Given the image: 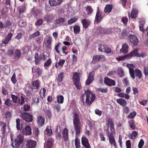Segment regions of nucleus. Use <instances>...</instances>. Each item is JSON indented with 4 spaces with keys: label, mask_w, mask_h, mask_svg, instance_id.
Here are the masks:
<instances>
[{
    "label": "nucleus",
    "mask_w": 148,
    "mask_h": 148,
    "mask_svg": "<svg viewBox=\"0 0 148 148\" xmlns=\"http://www.w3.org/2000/svg\"><path fill=\"white\" fill-rule=\"evenodd\" d=\"M81 116L79 112H75L73 114V120L76 136L79 135L81 132V126L80 117Z\"/></svg>",
    "instance_id": "1"
},
{
    "label": "nucleus",
    "mask_w": 148,
    "mask_h": 148,
    "mask_svg": "<svg viewBox=\"0 0 148 148\" xmlns=\"http://www.w3.org/2000/svg\"><path fill=\"white\" fill-rule=\"evenodd\" d=\"M84 92L85 93L82 94V100L84 101V97L86 95V103L88 105H90L92 104L95 99V96L88 89L87 90H84Z\"/></svg>",
    "instance_id": "2"
},
{
    "label": "nucleus",
    "mask_w": 148,
    "mask_h": 148,
    "mask_svg": "<svg viewBox=\"0 0 148 148\" xmlns=\"http://www.w3.org/2000/svg\"><path fill=\"white\" fill-rule=\"evenodd\" d=\"M73 83L78 90H80L81 88V85L80 82V77L79 74L77 72L73 73Z\"/></svg>",
    "instance_id": "3"
},
{
    "label": "nucleus",
    "mask_w": 148,
    "mask_h": 148,
    "mask_svg": "<svg viewBox=\"0 0 148 148\" xmlns=\"http://www.w3.org/2000/svg\"><path fill=\"white\" fill-rule=\"evenodd\" d=\"M106 125L108 128L106 129L107 131L109 132L108 127H110V130L111 132L110 133H114L115 132V126L114 121L112 119L110 118H108L107 119Z\"/></svg>",
    "instance_id": "4"
},
{
    "label": "nucleus",
    "mask_w": 148,
    "mask_h": 148,
    "mask_svg": "<svg viewBox=\"0 0 148 148\" xmlns=\"http://www.w3.org/2000/svg\"><path fill=\"white\" fill-rule=\"evenodd\" d=\"M40 82L39 80H36L32 81L31 83V88L34 92H37L39 90L40 86Z\"/></svg>",
    "instance_id": "5"
},
{
    "label": "nucleus",
    "mask_w": 148,
    "mask_h": 148,
    "mask_svg": "<svg viewBox=\"0 0 148 148\" xmlns=\"http://www.w3.org/2000/svg\"><path fill=\"white\" fill-rule=\"evenodd\" d=\"M21 117L26 122H30L33 121L32 115L29 113L26 112L22 113Z\"/></svg>",
    "instance_id": "6"
},
{
    "label": "nucleus",
    "mask_w": 148,
    "mask_h": 148,
    "mask_svg": "<svg viewBox=\"0 0 148 148\" xmlns=\"http://www.w3.org/2000/svg\"><path fill=\"white\" fill-rule=\"evenodd\" d=\"M59 48H61V50L62 51L63 53L65 54V55L68 54V52L66 51L67 50L66 47L65 46H62V45L60 43H58L57 45L55 47V50L59 54H60V52L58 50Z\"/></svg>",
    "instance_id": "7"
},
{
    "label": "nucleus",
    "mask_w": 148,
    "mask_h": 148,
    "mask_svg": "<svg viewBox=\"0 0 148 148\" xmlns=\"http://www.w3.org/2000/svg\"><path fill=\"white\" fill-rule=\"evenodd\" d=\"M113 133H110L108 132L107 135L109 138V142L111 145H113L115 148L116 147V145L114 137L113 134Z\"/></svg>",
    "instance_id": "8"
},
{
    "label": "nucleus",
    "mask_w": 148,
    "mask_h": 148,
    "mask_svg": "<svg viewBox=\"0 0 148 148\" xmlns=\"http://www.w3.org/2000/svg\"><path fill=\"white\" fill-rule=\"evenodd\" d=\"M104 16V14H102L101 11L99 10V8H98L95 19L97 23H100Z\"/></svg>",
    "instance_id": "9"
},
{
    "label": "nucleus",
    "mask_w": 148,
    "mask_h": 148,
    "mask_svg": "<svg viewBox=\"0 0 148 148\" xmlns=\"http://www.w3.org/2000/svg\"><path fill=\"white\" fill-rule=\"evenodd\" d=\"M24 140V137L21 135H20L16 138L15 139L14 142L15 145V147L18 148L20 144H21L23 143Z\"/></svg>",
    "instance_id": "10"
},
{
    "label": "nucleus",
    "mask_w": 148,
    "mask_h": 148,
    "mask_svg": "<svg viewBox=\"0 0 148 148\" xmlns=\"http://www.w3.org/2000/svg\"><path fill=\"white\" fill-rule=\"evenodd\" d=\"M94 75L95 72L94 71L89 73L86 82V85H89L92 82L94 79Z\"/></svg>",
    "instance_id": "11"
},
{
    "label": "nucleus",
    "mask_w": 148,
    "mask_h": 148,
    "mask_svg": "<svg viewBox=\"0 0 148 148\" xmlns=\"http://www.w3.org/2000/svg\"><path fill=\"white\" fill-rule=\"evenodd\" d=\"M104 83L106 85L109 86H114L116 85V82L114 80L107 77L104 78Z\"/></svg>",
    "instance_id": "12"
},
{
    "label": "nucleus",
    "mask_w": 148,
    "mask_h": 148,
    "mask_svg": "<svg viewBox=\"0 0 148 148\" xmlns=\"http://www.w3.org/2000/svg\"><path fill=\"white\" fill-rule=\"evenodd\" d=\"M36 145L37 143L35 140H30L26 142V146L27 148H35Z\"/></svg>",
    "instance_id": "13"
},
{
    "label": "nucleus",
    "mask_w": 148,
    "mask_h": 148,
    "mask_svg": "<svg viewBox=\"0 0 148 148\" xmlns=\"http://www.w3.org/2000/svg\"><path fill=\"white\" fill-rule=\"evenodd\" d=\"M36 122L39 127H41L43 126L45 122L44 117L41 115L38 116L37 118Z\"/></svg>",
    "instance_id": "14"
},
{
    "label": "nucleus",
    "mask_w": 148,
    "mask_h": 148,
    "mask_svg": "<svg viewBox=\"0 0 148 148\" xmlns=\"http://www.w3.org/2000/svg\"><path fill=\"white\" fill-rule=\"evenodd\" d=\"M63 0H49V3L51 6L54 7L61 5Z\"/></svg>",
    "instance_id": "15"
},
{
    "label": "nucleus",
    "mask_w": 148,
    "mask_h": 148,
    "mask_svg": "<svg viewBox=\"0 0 148 148\" xmlns=\"http://www.w3.org/2000/svg\"><path fill=\"white\" fill-rule=\"evenodd\" d=\"M129 39L131 42L134 45H138V40L135 35L130 34L129 36Z\"/></svg>",
    "instance_id": "16"
},
{
    "label": "nucleus",
    "mask_w": 148,
    "mask_h": 148,
    "mask_svg": "<svg viewBox=\"0 0 148 148\" xmlns=\"http://www.w3.org/2000/svg\"><path fill=\"white\" fill-rule=\"evenodd\" d=\"M13 36V34L11 33H9L8 35L5 36L3 39L2 43L6 45L8 44L9 41L11 40Z\"/></svg>",
    "instance_id": "17"
},
{
    "label": "nucleus",
    "mask_w": 148,
    "mask_h": 148,
    "mask_svg": "<svg viewBox=\"0 0 148 148\" xmlns=\"http://www.w3.org/2000/svg\"><path fill=\"white\" fill-rule=\"evenodd\" d=\"M82 144L86 148H90V146L88 139L85 136H83L81 139Z\"/></svg>",
    "instance_id": "18"
},
{
    "label": "nucleus",
    "mask_w": 148,
    "mask_h": 148,
    "mask_svg": "<svg viewBox=\"0 0 148 148\" xmlns=\"http://www.w3.org/2000/svg\"><path fill=\"white\" fill-rule=\"evenodd\" d=\"M129 47L126 43L123 44L122 46V48L120 50V53L126 54L128 52Z\"/></svg>",
    "instance_id": "19"
},
{
    "label": "nucleus",
    "mask_w": 148,
    "mask_h": 148,
    "mask_svg": "<svg viewBox=\"0 0 148 148\" xmlns=\"http://www.w3.org/2000/svg\"><path fill=\"white\" fill-rule=\"evenodd\" d=\"M63 137L64 141H67L68 140V130L67 128H64L62 131Z\"/></svg>",
    "instance_id": "20"
},
{
    "label": "nucleus",
    "mask_w": 148,
    "mask_h": 148,
    "mask_svg": "<svg viewBox=\"0 0 148 148\" xmlns=\"http://www.w3.org/2000/svg\"><path fill=\"white\" fill-rule=\"evenodd\" d=\"M16 127L18 130H21L22 129L23 124L21 120L20 119L16 120Z\"/></svg>",
    "instance_id": "21"
},
{
    "label": "nucleus",
    "mask_w": 148,
    "mask_h": 148,
    "mask_svg": "<svg viewBox=\"0 0 148 148\" xmlns=\"http://www.w3.org/2000/svg\"><path fill=\"white\" fill-rule=\"evenodd\" d=\"M138 54V50L135 49L132 51L129 54L127 55L128 59H130L133 56H137Z\"/></svg>",
    "instance_id": "22"
},
{
    "label": "nucleus",
    "mask_w": 148,
    "mask_h": 148,
    "mask_svg": "<svg viewBox=\"0 0 148 148\" xmlns=\"http://www.w3.org/2000/svg\"><path fill=\"white\" fill-rule=\"evenodd\" d=\"M116 102L122 106H125L127 105V102L123 98H119L117 99Z\"/></svg>",
    "instance_id": "23"
},
{
    "label": "nucleus",
    "mask_w": 148,
    "mask_h": 148,
    "mask_svg": "<svg viewBox=\"0 0 148 148\" xmlns=\"http://www.w3.org/2000/svg\"><path fill=\"white\" fill-rule=\"evenodd\" d=\"M65 22V18L62 17L58 18L55 21V24L56 25L60 26Z\"/></svg>",
    "instance_id": "24"
},
{
    "label": "nucleus",
    "mask_w": 148,
    "mask_h": 148,
    "mask_svg": "<svg viewBox=\"0 0 148 148\" xmlns=\"http://www.w3.org/2000/svg\"><path fill=\"white\" fill-rule=\"evenodd\" d=\"M46 41L45 42L47 45V47L49 48L51 47L52 42L51 36L50 35H48Z\"/></svg>",
    "instance_id": "25"
},
{
    "label": "nucleus",
    "mask_w": 148,
    "mask_h": 148,
    "mask_svg": "<svg viewBox=\"0 0 148 148\" xmlns=\"http://www.w3.org/2000/svg\"><path fill=\"white\" fill-rule=\"evenodd\" d=\"M24 132L26 135H31L32 134V129L29 126H26L25 127Z\"/></svg>",
    "instance_id": "26"
},
{
    "label": "nucleus",
    "mask_w": 148,
    "mask_h": 148,
    "mask_svg": "<svg viewBox=\"0 0 148 148\" xmlns=\"http://www.w3.org/2000/svg\"><path fill=\"white\" fill-rule=\"evenodd\" d=\"M81 23L82 24L83 28L86 29L88 27L90 23L89 21L86 19H83L81 21Z\"/></svg>",
    "instance_id": "27"
},
{
    "label": "nucleus",
    "mask_w": 148,
    "mask_h": 148,
    "mask_svg": "<svg viewBox=\"0 0 148 148\" xmlns=\"http://www.w3.org/2000/svg\"><path fill=\"white\" fill-rule=\"evenodd\" d=\"M113 8L112 5L107 4L106 5L104 9V12L105 13H110L111 12Z\"/></svg>",
    "instance_id": "28"
},
{
    "label": "nucleus",
    "mask_w": 148,
    "mask_h": 148,
    "mask_svg": "<svg viewBox=\"0 0 148 148\" xmlns=\"http://www.w3.org/2000/svg\"><path fill=\"white\" fill-rule=\"evenodd\" d=\"M136 77H137L138 78L140 79L142 78L143 75V74L141 71L138 69H135V75Z\"/></svg>",
    "instance_id": "29"
},
{
    "label": "nucleus",
    "mask_w": 148,
    "mask_h": 148,
    "mask_svg": "<svg viewBox=\"0 0 148 148\" xmlns=\"http://www.w3.org/2000/svg\"><path fill=\"white\" fill-rule=\"evenodd\" d=\"M138 13V11L136 10L133 9L131 12L130 17L132 19H136L137 17V15Z\"/></svg>",
    "instance_id": "30"
},
{
    "label": "nucleus",
    "mask_w": 148,
    "mask_h": 148,
    "mask_svg": "<svg viewBox=\"0 0 148 148\" xmlns=\"http://www.w3.org/2000/svg\"><path fill=\"white\" fill-rule=\"evenodd\" d=\"M40 32L39 31H37L33 33L32 34L30 35L28 37V39L31 40L33 38L40 36Z\"/></svg>",
    "instance_id": "31"
},
{
    "label": "nucleus",
    "mask_w": 148,
    "mask_h": 148,
    "mask_svg": "<svg viewBox=\"0 0 148 148\" xmlns=\"http://www.w3.org/2000/svg\"><path fill=\"white\" fill-rule=\"evenodd\" d=\"M64 73L62 72L60 73L58 75L57 77H56V79L60 82H61L63 80L64 77Z\"/></svg>",
    "instance_id": "32"
},
{
    "label": "nucleus",
    "mask_w": 148,
    "mask_h": 148,
    "mask_svg": "<svg viewBox=\"0 0 148 148\" xmlns=\"http://www.w3.org/2000/svg\"><path fill=\"white\" fill-rule=\"evenodd\" d=\"M129 72L130 77L132 79H134L135 78V70L132 68H129Z\"/></svg>",
    "instance_id": "33"
},
{
    "label": "nucleus",
    "mask_w": 148,
    "mask_h": 148,
    "mask_svg": "<svg viewBox=\"0 0 148 148\" xmlns=\"http://www.w3.org/2000/svg\"><path fill=\"white\" fill-rule=\"evenodd\" d=\"M1 124L2 126L1 128V131H2V134L4 135L6 132V124L4 122L1 121Z\"/></svg>",
    "instance_id": "34"
},
{
    "label": "nucleus",
    "mask_w": 148,
    "mask_h": 148,
    "mask_svg": "<svg viewBox=\"0 0 148 148\" xmlns=\"http://www.w3.org/2000/svg\"><path fill=\"white\" fill-rule=\"evenodd\" d=\"M99 55L94 56L93 57L92 60L91 62L92 64H94L97 63L98 62L100 61Z\"/></svg>",
    "instance_id": "35"
},
{
    "label": "nucleus",
    "mask_w": 148,
    "mask_h": 148,
    "mask_svg": "<svg viewBox=\"0 0 148 148\" xmlns=\"http://www.w3.org/2000/svg\"><path fill=\"white\" fill-rule=\"evenodd\" d=\"M35 60V63L36 65H38L40 61L41 58L38 55V53H36L34 56Z\"/></svg>",
    "instance_id": "36"
},
{
    "label": "nucleus",
    "mask_w": 148,
    "mask_h": 148,
    "mask_svg": "<svg viewBox=\"0 0 148 148\" xmlns=\"http://www.w3.org/2000/svg\"><path fill=\"white\" fill-rule=\"evenodd\" d=\"M21 53L20 50L18 49H16L15 52L14 57L15 58H17L18 59L21 57Z\"/></svg>",
    "instance_id": "37"
},
{
    "label": "nucleus",
    "mask_w": 148,
    "mask_h": 148,
    "mask_svg": "<svg viewBox=\"0 0 148 148\" xmlns=\"http://www.w3.org/2000/svg\"><path fill=\"white\" fill-rule=\"evenodd\" d=\"M86 10L87 12V15H89L92 13L93 10L90 6H88L86 8Z\"/></svg>",
    "instance_id": "38"
},
{
    "label": "nucleus",
    "mask_w": 148,
    "mask_h": 148,
    "mask_svg": "<svg viewBox=\"0 0 148 148\" xmlns=\"http://www.w3.org/2000/svg\"><path fill=\"white\" fill-rule=\"evenodd\" d=\"M73 30L75 34H78L80 31V27L78 25H74L73 27Z\"/></svg>",
    "instance_id": "39"
},
{
    "label": "nucleus",
    "mask_w": 148,
    "mask_h": 148,
    "mask_svg": "<svg viewBox=\"0 0 148 148\" xmlns=\"http://www.w3.org/2000/svg\"><path fill=\"white\" fill-rule=\"evenodd\" d=\"M52 61L51 58L48 59L44 63V66L45 69L48 67L51 64Z\"/></svg>",
    "instance_id": "40"
},
{
    "label": "nucleus",
    "mask_w": 148,
    "mask_h": 148,
    "mask_svg": "<svg viewBox=\"0 0 148 148\" xmlns=\"http://www.w3.org/2000/svg\"><path fill=\"white\" fill-rule=\"evenodd\" d=\"M57 98L58 103H63L64 97L62 95H58L57 97Z\"/></svg>",
    "instance_id": "41"
},
{
    "label": "nucleus",
    "mask_w": 148,
    "mask_h": 148,
    "mask_svg": "<svg viewBox=\"0 0 148 148\" xmlns=\"http://www.w3.org/2000/svg\"><path fill=\"white\" fill-rule=\"evenodd\" d=\"M53 19L52 17L50 15L46 16L44 17V20L46 21L47 22L51 23Z\"/></svg>",
    "instance_id": "42"
},
{
    "label": "nucleus",
    "mask_w": 148,
    "mask_h": 148,
    "mask_svg": "<svg viewBox=\"0 0 148 148\" xmlns=\"http://www.w3.org/2000/svg\"><path fill=\"white\" fill-rule=\"evenodd\" d=\"M21 98L18 99V104L20 105H22L25 103V97L21 95Z\"/></svg>",
    "instance_id": "43"
},
{
    "label": "nucleus",
    "mask_w": 148,
    "mask_h": 148,
    "mask_svg": "<svg viewBox=\"0 0 148 148\" xmlns=\"http://www.w3.org/2000/svg\"><path fill=\"white\" fill-rule=\"evenodd\" d=\"M53 141L52 138H49L47 140V145L48 147H51L53 145Z\"/></svg>",
    "instance_id": "44"
},
{
    "label": "nucleus",
    "mask_w": 148,
    "mask_h": 148,
    "mask_svg": "<svg viewBox=\"0 0 148 148\" xmlns=\"http://www.w3.org/2000/svg\"><path fill=\"white\" fill-rule=\"evenodd\" d=\"M10 96L13 102L16 104V103L17 102L18 97L12 94H11Z\"/></svg>",
    "instance_id": "45"
},
{
    "label": "nucleus",
    "mask_w": 148,
    "mask_h": 148,
    "mask_svg": "<svg viewBox=\"0 0 148 148\" xmlns=\"http://www.w3.org/2000/svg\"><path fill=\"white\" fill-rule=\"evenodd\" d=\"M4 104L6 106L11 107L13 106V105L11 103V101L10 99L8 98L5 101Z\"/></svg>",
    "instance_id": "46"
},
{
    "label": "nucleus",
    "mask_w": 148,
    "mask_h": 148,
    "mask_svg": "<svg viewBox=\"0 0 148 148\" xmlns=\"http://www.w3.org/2000/svg\"><path fill=\"white\" fill-rule=\"evenodd\" d=\"M128 123L131 128L133 130L135 129V126L134 125L135 121L134 120H132L129 121Z\"/></svg>",
    "instance_id": "47"
},
{
    "label": "nucleus",
    "mask_w": 148,
    "mask_h": 148,
    "mask_svg": "<svg viewBox=\"0 0 148 148\" xmlns=\"http://www.w3.org/2000/svg\"><path fill=\"white\" fill-rule=\"evenodd\" d=\"M45 133L49 136H51L52 133V130L51 129H49L48 127H47L45 130Z\"/></svg>",
    "instance_id": "48"
},
{
    "label": "nucleus",
    "mask_w": 148,
    "mask_h": 148,
    "mask_svg": "<svg viewBox=\"0 0 148 148\" xmlns=\"http://www.w3.org/2000/svg\"><path fill=\"white\" fill-rule=\"evenodd\" d=\"M75 145L76 148H79L80 147V140L78 138L76 137L75 139Z\"/></svg>",
    "instance_id": "49"
},
{
    "label": "nucleus",
    "mask_w": 148,
    "mask_h": 148,
    "mask_svg": "<svg viewBox=\"0 0 148 148\" xmlns=\"http://www.w3.org/2000/svg\"><path fill=\"white\" fill-rule=\"evenodd\" d=\"M11 80L13 84H15L17 82V78L16 77V74L15 73H14L13 75H12Z\"/></svg>",
    "instance_id": "50"
},
{
    "label": "nucleus",
    "mask_w": 148,
    "mask_h": 148,
    "mask_svg": "<svg viewBox=\"0 0 148 148\" xmlns=\"http://www.w3.org/2000/svg\"><path fill=\"white\" fill-rule=\"evenodd\" d=\"M138 135V132L136 131H134L130 136V138L133 140Z\"/></svg>",
    "instance_id": "51"
},
{
    "label": "nucleus",
    "mask_w": 148,
    "mask_h": 148,
    "mask_svg": "<svg viewBox=\"0 0 148 148\" xmlns=\"http://www.w3.org/2000/svg\"><path fill=\"white\" fill-rule=\"evenodd\" d=\"M77 20V18L75 17H73L69 20L68 21V23L69 25H71L75 22Z\"/></svg>",
    "instance_id": "52"
},
{
    "label": "nucleus",
    "mask_w": 148,
    "mask_h": 148,
    "mask_svg": "<svg viewBox=\"0 0 148 148\" xmlns=\"http://www.w3.org/2000/svg\"><path fill=\"white\" fill-rule=\"evenodd\" d=\"M112 51L111 48L109 47L108 45H106L103 52L106 53H111Z\"/></svg>",
    "instance_id": "53"
},
{
    "label": "nucleus",
    "mask_w": 148,
    "mask_h": 148,
    "mask_svg": "<svg viewBox=\"0 0 148 148\" xmlns=\"http://www.w3.org/2000/svg\"><path fill=\"white\" fill-rule=\"evenodd\" d=\"M23 53L24 54H26L27 52L29 51L28 47L27 46H24L22 48Z\"/></svg>",
    "instance_id": "54"
},
{
    "label": "nucleus",
    "mask_w": 148,
    "mask_h": 148,
    "mask_svg": "<svg viewBox=\"0 0 148 148\" xmlns=\"http://www.w3.org/2000/svg\"><path fill=\"white\" fill-rule=\"evenodd\" d=\"M34 72L37 74L38 76L41 75L42 73V70L39 67H37L36 69L34 70Z\"/></svg>",
    "instance_id": "55"
},
{
    "label": "nucleus",
    "mask_w": 148,
    "mask_h": 148,
    "mask_svg": "<svg viewBox=\"0 0 148 148\" xmlns=\"http://www.w3.org/2000/svg\"><path fill=\"white\" fill-rule=\"evenodd\" d=\"M97 90L98 92L103 93H107L108 91V89L106 88H99Z\"/></svg>",
    "instance_id": "56"
},
{
    "label": "nucleus",
    "mask_w": 148,
    "mask_h": 148,
    "mask_svg": "<svg viewBox=\"0 0 148 148\" xmlns=\"http://www.w3.org/2000/svg\"><path fill=\"white\" fill-rule=\"evenodd\" d=\"M33 99V102L37 105H38L39 102V97L38 95H36Z\"/></svg>",
    "instance_id": "57"
},
{
    "label": "nucleus",
    "mask_w": 148,
    "mask_h": 148,
    "mask_svg": "<svg viewBox=\"0 0 148 148\" xmlns=\"http://www.w3.org/2000/svg\"><path fill=\"white\" fill-rule=\"evenodd\" d=\"M130 110L127 107H124L123 108V112L125 114H127L129 113Z\"/></svg>",
    "instance_id": "58"
},
{
    "label": "nucleus",
    "mask_w": 148,
    "mask_h": 148,
    "mask_svg": "<svg viewBox=\"0 0 148 148\" xmlns=\"http://www.w3.org/2000/svg\"><path fill=\"white\" fill-rule=\"evenodd\" d=\"M116 60L119 61L123 60L126 59H128V57L127 55L123 56H121L118 57L116 58Z\"/></svg>",
    "instance_id": "59"
},
{
    "label": "nucleus",
    "mask_w": 148,
    "mask_h": 148,
    "mask_svg": "<svg viewBox=\"0 0 148 148\" xmlns=\"http://www.w3.org/2000/svg\"><path fill=\"white\" fill-rule=\"evenodd\" d=\"M12 25L11 22L8 20L5 21L4 25V27L6 28V27H10Z\"/></svg>",
    "instance_id": "60"
},
{
    "label": "nucleus",
    "mask_w": 148,
    "mask_h": 148,
    "mask_svg": "<svg viewBox=\"0 0 148 148\" xmlns=\"http://www.w3.org/2000/svg\"><path fill=\"white\" fill-rule=\"evenodd\" d=\"M43 21L42 19H40L38 20L35 23V25L37 26L41 25L43 23Z\"/></svg>",
    "instance_id": "61"
},
{
    "label": "nucleus",
    "mask_w": 148,
    "mask_h": 148,
    "mask_svg": "<svg viewBox=\"0 0 148 148\" xmlns=\"http://www.w3.org/2000/svg\"><path fill=\"white\" fill-rule=\"evenodd\" d=\"M106 45H100L98 48L99 51L100 52H103L104 50Z\"/></svg>",
    "instance_id": "62"
},
{
    "label": "nucleus",
    "mask_w": 148,
    "mask_h": 148,
    "mask_svg": "<svg viewBox=\"0 0 148 148\" xmlns=\"http://www.w3.org/2000/svg\"><path fill=\"white\" fill-rule=\"evenodd\" d=\"M65 62V60L60 59L59 60V62H57V63L58 64V66H61V67H62V66L64 64Z\"/></svg>",
    "instance_id": "63"
},
{
    "label": "nucleus",
    "mask_w": 148,
    "mask_h": 148,
    "mask_svg": "<svg viewBox=\"0 0 148 148\" xmlns=\"http://www.w3.org/2000/svg\"><path fill=\"white\" fill-rule=\"evenodd\" d=\"M143 72L145 76H148V66H145L143 67Z\"/></svg>",
    "instance_id": "64"
}]
</instances>
